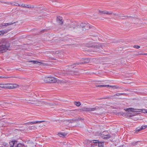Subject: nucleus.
Segmentation results:
<instances>
[{
    "label": "nucleus",
    "instance_id": "obj_1",
    "mask_svg": "<svg viewBox=\"0 0 147 147\" xmlns=\"http://www.w3.org/2000/svg\"><path fill=\"white\" fill-rule=\"evenodd\" d=\"M10 45L9 42L5 40H2L0 42V53H3L7 50Z\"/></svg>",
    "mask_w": 147,
    "mask_h": 147
},
{
    "label": "nucleus",
    "instance_id": "obj_2",
    "mask_svg": "<svg viewBox=\"0 0 147 147\" xmlns=\"http://www.w3.org/2000/svg\"><path fill=\"white\" fill-rule=\"evenodd\" d=\"M44 80L46 83H54L57 81V78L52 77H46Z\"/></svg>",
    "mask_w": 147,
    "mask_h": 147
},
{
    "label": "nucleus",
    "instance_id": "obj_3",
    "mask_svg": "<svg viewBox=\"0 0 147 147\" xmlns=\"http://www.w3.org/2000/svg\"><path fill=\"white\" fill-rule=\"evenodd\" d=\"M89 61L90 60L88 59H84L81 62L74 63L72 65V66H75L79 64L88 63ZM70 66H72V65H70Z\"/></svg>",
    "mask_w": 147,
    "mask_h": 147
},
{
    "label": "nucleus",
    "instance_id": "obj_4",
    "mask_svg": "<svg viewBox=\"0 0 147 147\" xmlns=\"http://www.w3.org/2000/svg\"><path fill=\"white\" fill-rule=\"evenodd\" d=\"M78 27L77 23L68 24L66 25V28L69 29V28H73L74 29Z\"/></svg>",
    "mask_w": 147,
    "mask_h": 147
},
{
    "label": "nucleus",
    "instance_id": "obj_5",
    "mask_svg": "<svg viewBox=\"0 0 147 147\" xmlns=\"http://www.w3.org/2000/svg\"><path fill=\"white\" fill-rule=\"evenodd\" d=\"M90 47L94 48L96 49H94L93 51L96 52H100V50H98L99 49L100 50H101V49L102 48V47L99 45H92L90 46Z\"/></svg>",
    "mask_w": 147,
    "mask_h": 147
},
{
    "label": "nucleus",
    "instance_id": "obj_6",
    "mask_svg": "<svg viewBox=\"0 0 147 147\" xmlns=\"http://www.w3.org/2000/svg\"><path fill=\"white\" fill-rule=\"evenodd\" d=\"M97 108H88L85 107H83L80 110L83 111H95L97 109Z\"/></svg>",
    "mask_w": 147,
    "mask_h": 147
},
{
    "label": "nucleus",
    "instance_id": "obj_7",
    "mask_svg": "<svg viewBox=\"0 0 147 147\" xmlns=\"http://www.w3.org/2000/svg\"><path fill=\"white\" fill-rule=\"evenodd\" d=\"M56 22L59 25H62L63 22V20L61 17L57 16L56 19Z\"/></svg>",
    "mask_w": 147,
    "mask_h": 147
},
{
    "label": "nucleus",
    "instance_id": "obj_8",
    "mask_svg": "<svg viewBox=\"0 0 147 147\" xmlns=\"http://www.w3.org/2000/svg\"><path fill=\"white\" fill-rule=\"evenodd\" d=\"M18 21H16V22H11V23H2L1 24H0V29L1 28H3V26H5V27H6L7 26H9L12 24H13L17 23Z\"/></svg>",
    "mask_w": 147,
    "mask_h": 147
},
{
    "label": "nucleus",
    "instance_id": "obj_9",
    "mask_svg": "<svg viewBox=\"0 0 147 147\" xmlns=\"http://www.w3.org/2000/svg\"><path fill=\"white\" fill-rule=\"evenodd\" d=\"M7 85L5 84H0V87L2 88L13 89L15 88L13 86H7Z\"/></svg>",
    "mask_w": 147,
    "mask_h": 147
},
{
    "label": "nucleus",
    "instance_id": "obj_10",
    "mask_svg": "<svg viewBox=\"0 0 147 147\" xmlns=\"http://www.w3.org/2000/svg\"><path fill=\"white\" fill-rule=\"evenodd\" d=\"M140 109H136L132 108H127L126 109L125 111L127 112H136L139 111L138 110H139Z\"/></svg>",
    "mask_w": 147,
    "mask_h": 147
},
{
    "label": "nucleus",
    "instance_id": "obj_11",
    "mask_svg": "<svg viewBox=\"0 0 147 147\" xmlns=\"http://www.w3.org/2000/svg\"><path fill=\"white\" fill-rule=\"evenodd\" d=\"M90 142L92 143L91 147H94L97 145L98 143V140H93L90 141Z\"/></svg>",
    "mask_w": 147,
    "mask_h": 147
},
{
    "label": "nucleus",
    "instance_id": "obj_12",
    "mask_svg": "<svg viewBox=\"0 0 147 147\" xmlns=\"http://www.w3.org/2000/svg\"><path fill=\"white\" fill-rule=\"evenodd\" d=\"M18 141L16 140H12L11 142H9L10 147H13L14 146H16Z\"/></svg>",
    "mask_w": 147,
    "mask_h": 147
},
{
    "label": "nucleus",
    "instance_id": "obj_13",
    "mask_svg": "<svg viewBox=\"0 0 147 147\" xmlns=\"http://www.w3.org/2000/svg\"><path fill=\"white\" fill-rule=\"evenodd\" d=\"M122 115H124L127 117H131L134 115L133 114L129 113H123L121 114Z\"/></svg>",
    "mask_w": 147,
    "mask_h": 147
},
{
    "label": "nucleus",
    "instance_id": "obj_14",
    "mask_svg": "<svg viewBox=\"0 0 147 147\" xmlns=\"http://www.w3.org/2000/svg\"><path fill=\"white\" fill-rule=\"evenodd\" d=\"M91 28L90 24L88 23H85V25H84V29H82L83 30H88L89 28Z\"/></svg>",
    "mask_w": 147,
    "mask_h": 147
},
{
    "label": "nucleus",
    "instance_id": "obj_15",
    "mask_svg": "<svg viewBox=\"0 0 147 147\" xmlns=\"http://www.w3.org/2000/svg\"><path fill=\"white\" fill-rule=\"evenodd\" d=\"M85 23L81 22L80 24L77 23V28H82L83 29H84V25H85Z\"/></svg>",
    "mask_w": 147,
    "mask_h": 147
},
{
    "label": "nucleus",
    "instance_id": "obj_16",
    "mask_svg": "<svg viewBox=\"0 0 147 147\" xmlns=\"http://www.w3.org/2000/svg\"><path fill=\"white\" fill-rule=\"evenodd\" d=\"M78 72L77 71H70L68 72V74L71 75H76Z\"/></svg>",
    "mask_w": 147,
    "mask_h": 147
},
{
    "label": "nucleus",
    "instance_id": "obj_17",
    "mask_svg": "<svg viewBox=\"0 0 147 147\" xmlns=\"http://www.w3.org/2000/svg\"><path fill=\"white\" fill-rule=\"evenodd\" d=\"M30 62L32 63L33 64H38V63H40V64H43V63L40 62L38 61L35 60H31L29 61Z\"/></svg>",
    "mask_w": 147,
    "mask_h": 147
},
{
    "label": "nucleus",
    "instance_id": "obj_18",
    "mask_svg": "<svg viewBox=\"0 0 147 147\" xmlns=\"http://www.w3.org/2000/svg\"><path fill=\"white\" fill-rule=\"evenodd\" d=\"M111 136L110 135H103L102 136V138L105 139H107L110 138Z\"/></svg>",
    "mask_w": 147,
    "mask_h": 147
},
{
    "label": "nucleus",
    "instance_id": "obj_19",
    "mask_svg": "<svg viewBox=\"0 0 147 147\" xmlns=\"http://www.w3.org/2000/svg\"><path fill=\"white\" fill-rule=\"evenodd\" d=\"M96 87H109L110 86L109 85H97L96 86Z\"/></svg>",
    "mask_w": 147,
    "mask_h": 147
},
{
    "label": "nucleus",
    "instance_id": "obj_20",
    "mask_svg": "<svg viewBox=\"0 0 147 147\" xmlns=\"http://www.w3.org/2000/svg\"><path fill=\"white\" fill-rule=\"evenodd\" d=\"M11 30V29H5L4 30H2V32H3V35L7 33Z\"/></svg>",
    "mask_w": 147,
    "mask_h": 147
},
{
    "label": "nucleus",
    "instance_id": "obj_21",
    "mask_svg": "<svg viewBox=\"0 0 147 147\" xmlns=\"http://www.w3.org/2000/svg\"><path fill=\"white\" fill-rule=\"evenodd\" d=\"M16 147H26V146L24 145L21 144V143H19L17 144L16 146H15Z\"/></svg>",
    "mask_w": 147,
    "mask_h": 147
},
{
    "label": "nucleus",
    "instance_id": "obj_22",
    "mask_svg": "<svg viewBox=\"0 0 147 147\" xmlns=\"http://www.w3.org/2000/svg\"><path fill=\"white\" fill-rule=\"evenodd\" d=\"M113 96H108V97H104L103 98H100L98 99V100H101V99H112L113 98Z\"/></svg>",
    "mask_w": 147,
    "mask_h": 147
},
{
    "label": "nucleus",
    "instance_id": "obj_23",
    "mask_svg": "<svg viewBox=\"0 0 147 147\" xmlns=\"http://www.w3.org/2000/svg\"><path fill=\"white\" fill-rule=\"evenodd\" d=\"M8 4H10L12 5H16V6H18L19 7L20 6V5L18 3H17L16 2L9 3Z\"/></svg>",
    "mask_w": 147,
    "mask_h": 147
},
{
    "label": "nucleus",
    "instance_id": "obj_24",
    "mask_svg": "<svg viewBox=\"0 0 147 147\" xmlns=\"http://www.w3.org/2000/svg\"><path fill=\"white\" fill-rule=\"evenodd\" d=\"M36 121H34L31 122H29L28 123H25L24 125H29V124H36Z\"/></svg>",
    "mask_w": 147,
    "mask_h": 147
},
{
    "label": "nucleus",
    "instance_id": "obj_25",
    "mask_svg": "<svg viewBox=\"0 0 147 147\" xmlns=\"http://www.w3.org/2000/svg\"><path fill=\"white\" fill-rule=\"evenodd\" d=\"M114 14L116 16H119L120 17H124V18L127 17L128 18H129L131 17V16H119L118 14L115 13V14Z\"/></svg>",
    "mask_w": 147,
    "mask_h": 147
},
{
    "label": "nucleus",
    "instance_id": "obj_26",
    "mask_svg": "<svg viewBox=\"0 0 147 147\" xmlns=\"http://www.w3.org/2000/svg\"><path fill=\"white\" fill-rule=\"evenodd\" d=\"M20 7H27L28 8H31V6H29L28 5H26L25 4H22L20 5Z\"/></svg>",
    "mask_w": 147,
    "mask_h": 147
},
{
    "label": "nucleus",
    "instance_id": "obj_27",
    "mask_svg": "<svg viewBox=\"0 0 147 147\" xmlns=\"http://www.w3.org/2000/svg\"><path fill=\"white\" fill-rule=\"evenodd\" d=\"M74 104L78 107H79L81 105V103L80 102H74Z\"/></svg>",
    "mask_w": 147,
    "mask_h": 147
},
{
    "label": "nucleus",
    "instance_id": "obj_28",
    "mask_svg": "<svg viewBox=\"0 0 147 147\" xmlns=\"http://www.w3.org/2000/svg\"><path fill=\"white\" fill-rule=\"evenodd\" d=\"M66 121H67V122H69V123H73L74 122H76V121L75 119H72V120H65Z\"/></svg>",
    "mask_w": 147,
    "mask_h": 147
},
{
    "label": "nucleus",
    "instance_id": "obj_29",
    "mask_svg": "<svg viewBox=\"0 0 147 147\" xmlns=\"http://www.w3.org/2000/svg\"><path fill=\"white\" fill-rule=\"evenodd\" d=\"M142 130V129H141V127H138V128L136 129L135 130V132H138Z\"/></svg>",
    "mask_w": 147,
    "mask_h": 147
},
{
    "label": "nucleus",
    "instance_id": "obj_30",
    "mask_svg": "<svg viewBox=\"0 0 147 147\" xmlns=\"http://www.w3.org/2000/svg\"><path fill=\"white\" fill-rule=\"evenodd\" d=\"M2 145L4 146V147H9L8 144L5 142H3Z\"/></svg>",
    "mask_w": 147,
    "mask_h": 147
},
{
    "label": "nucleus",
    "instance_id": "obj_31",
    "mask_svg": "<svg viewBox=\"0 0 147 147\" xmlns=\"http://www.w3.org/2000/svg\"><path fill=\"white\" fill-rule=\"evenodd\" d=\"M103 142H100L98 141V146L99 147H101L103 145Z\"/></svg>",
    "mask_w": 147,
    "mask_h": 147
},
{
    "label": "nucleus",
    "instance_id": "obj_32",
    "mask_svg": "<svg viewBox=\"0 0 147 147\" xmlns=\"http://www.w3.org/2000/svg\"><path fill=\"white\" fill-rule=\"evenodd\" d=\"M58 135L60 137H63L65 136V135L64 134L61 133H58Z\"/></svg>",
    "mask_w": 147,
    "mask_h": 147
},
{
    "label": "nucleus",
    "instance_id": "obj_33",
    "mask_svg": "<svg viewBox=\"0 0 147 147\" xmlns=\"http://www.w3.org/2000/svg\"><path fill=\"white\" fill-rule=\"evenodd\" d=\"M76 121H82L84 120V119L82 118H81V117H80L79 118H78L77 119H75Z\"/></svg>",
    "mask_w": 147,
    "mask_h": 147
},
{
    "label": "nucleus",
    "instance_id": "obj_34",
    "mask_svg": "<svg viewBox=\"0 0 147 147\" xmlns=\"http://www.w3.org/2000/svg\"><path fill=\"white\" fill-rule=\"evenodd\" d=\"M47 31V29H43V30H41L40 31V34H41L42 33H43L45 32H46Z\"/></svg>",
    "mask_w": 147,
    "mask_h": 147
},
{
    "label": "nucleus",
    "instance_id": "obj_35",
    "mask_svg": "<svg viewBox=\"0 0 147 147\" xmlns=\"http://www.w3.org/2000/svg\"><path fill=\"white\" fill-rule=\"evenodd\" d=\"M138 142H133L131 143V145L132 146H136L137 145V143Z\"/></svg>",
    "mask_w": 147,
    "mask_h": 147
},
{
    "label": "nucleus",
    "instance_id": "obj_36",
    "mask_svg": "<svg viewBox=\"0 0 147 147\" xmlns=\"http://www.w3.org/2000/svg\"><path fill=\"white\" fill-rule=\"evenodd\" d=\"M99 12L101 14H105L106 11H101V10H99Z\"/></svg>",
    "mask_w": 147,
    "mask_h": 147
},
{
    "label": "nucleus",
    "instance_id": "obj_37",
    "mask_svg": "<svg viewBox=\"0 0 147 147\" xmlns=\"http://www.w3.org/2000/svg\"><path fill=\"white\" fill-rule=\"evenodd\" d=\"M140 110L141 111H142V112L147 113V109H140Z\"/></svg>",
    "mask_w": 147,
    "mask_h": 147
},
{
    "label": "nucleus",
    "instance_id": "obj_38",
    "mask_svg": "<svg viewBox=\"0 0 147 147\" xmlns=\"http://www.w3.org/2000/svg\"><path fill=\"white\" fill-rule=\"evenodd\" d=\"M147 127V125H142L141 127V129H144Z\"/></svg>",
    "mask_w": 147,
    "mask_h": 147
},
{
    "label": "nucleus",
    "instance_id": "obj_39",
    "mask_svg": "<svg viewBox=\"0 0 147 147\" xmlns=\"http://www.w3.org/2000/svg\"><path fill=\"white\" fill-rule=\"evenodd\" d=\"M113 13V12L111 11L109 12L108 11H106L105 14L107 15H111Z\"/></svg>",
    "mask_w": 147,
    "mask_h": 147
},
{
    "label": "nucleus",
    "instance_id": "obj_40",
    "mask_svg": "<svg viewBox=\"0 0 147 147\" xmlns=\"http://www.w3.org/2000/svg\"><path fill=\"white\" fill-rule=\"evenodd\" d=\"M110 87H112L113 88H118V87L117 86H110Z\"/></svg>",
    "mask_w": 147,
    "mask_h": 147
},
{
    "label": "nucleus",
    "instance_id": "obj_41",
    "mask_svg": "<svg viewBox=\"0 0 147 147\" xmlns=\"http://www.w3.org/2000/svg\"><path fill=\"white\" fill-rule=\"evenodd\" d=\"M53 53L54 54H57L59 53V52L58 51H53Z\"/></svg>",
    "mask_w": 147,
    "mask_h": 147
},
{
    "label": "nucleus",
    "instance_id": "obj_42",
    "mask_svg": "<svg viewBox=\"0 0 147 147\" xmlns=\"http://www.w3.org/2000/svg\"><path fill=\"white\" fill-rule=\"evenodd\" d=\"M133 47L134 48L138 49L140 48V46H138V45H134V46Z\"/></svg>",
    "mask_w": 147,
    "mask_h": 147
},
{
    "label": "nucleus",
    "instance_id": "obj_43",
    "mask_svg": "<svg viewBox=\"0 0 147 147\" xmlns=\"http://www.w3.org/2000/svg\"><path fill=\"white\" fill-rule=\"evenodd\" d=\"M45 121H36V123H41L42 122H44Z\"/></svg>",
    "mask_w": 147,
    "mask_h": 147
},
{
    "label": "nucleus",
    "instance_id": "obj_44",
    "mask_svg": "<svg viewBox=\"0 0 147 147\" xmlns=\"http://www.w3.org/2000/svg\"><path fill=\"white\" fill-rule=\"evenodd\" d=\"M116 95L117 96H120V93H117V94H115V95H114V96H115Z\"/></svg>",
    "mask_w": 147,
    "mask_h": 147
},
{
    "label": "nucleus",
    "instance_id": "obj_45",
    "mask_svg": "<svg viewBox=\"0 0 147 147\" xmlns=\"http://www.w3.org/2000/svg\"><path fill=\"white\" fill-rule=\"evenodd\" d=\"M143 53H139L138 54H136V55H143Z\"/></svg>",
    "mask_w": 147,
    "mask_h": 147
},
{
    "label": "nucleus",
    "instance_id": "obj_46",
    "mask_svg": "<svg viewBox=\"0 0 147 147\" xmlns=\"http://www.w3.org/2000/svg\"><path fill=\"white\" fill-rule=\"evenodd\" d=\"M9 78V77H5V76H3L2 78Z\"/></svg>",
    "mask_w": 147,
    "mask_h": 147
},
{
    "label": "nucleus",
    "instance_id": "obj_47",
    "mask_svg": "<svg viewBox=\"0 0 147 147\" xmlns=\"http://www.w3.org/2000/svg\"><path fill=\"white\" fill-rule=\"evenodd\" d=\"M1 34L3 35V32H2V30L0 31V35H1Z\"/></svg>",
    "mask_w": 147,
    "mask_h": 147
},
{
    "label": "nucleus",
    "instance_id": "obj_48",
    "mask_svg": "<svg viewBox=\"0 0 147 147\" xmlns=\"http://www.w3.org/2000/svg\"><path fill=\"white\" fill-rule=\"evenodd\" d=\"M120 95H124L125 94L124 93H120Z\"/></svg>",
    "mask_w": 147,
    "mask_h": 147
},
{
    "label": "nucleus",
    "instance_id": "obj_49",
    "mask_svg": "<svg viewBox=\"0 0 147 147\" xmlns=\"http://www.w3.org/2000/svg\"><path fill=\"white\" fill-rule=\"evenodd\" d=\"M143 55H147V53H144L143 54Z\"/></svg>",
    "mask_w": 147,
    "mask_h": 147
},
{
    "label": "nucleus",
    "instance_id": "obj_50",
    "mask_svg": "<svg viewBox=\"0 0 147 147\" xmlns=\"http://www.w3.org/2000/svg\"><path fill=\"white\" fill-rule=\"evenodd\" d=\"M3 76H0V78H2Z\"/></svg>",
    "mask_w": 147,
    "mask_h": 147
},
{
    "label": "nucleus",
    "instance_id": "obj_51",
    "mask_svg": "<svg viewBox=\"0 0 147 147\" xmlns=\"http://www.w3.org/2000/svg\"><path fill=\"white\" fill-rule=\"evenodd\" d=\"M0 2H1V3H3V2H2V1H1L0 0Z\"/></svg>",
    "mask_w": 147,
    "mask_h": 147
},
{
    "label": "nucleus",
    "instance_id": "obj_52",
    "mask_svg": "<svg viewBox=\"0 0 147 147\" xmlns=\"http://www.w3.org/2000/svg\"><path fill=\"white\" fill-rule=\"evenodd\" d=\"M125 18H122V19H125Z\"/></svg>",
    "mask_w": 147,
    "mask_h": 147
},
{
    "label": "nucleus",
    "instance_id": "obj_53",
    "mask_svg": "<svg viewBox=\"0 0 147 147\" xmlns=\"http://www.w3.org/2000/svg\"><path fill=\"white\" fill-rule=\"evenodd\" d=\"M4 3H7V2H4Z\"/></svg>",
    "mask_w": 147,
    "mask_h": 147
},
{
    "label": "nucleus",
    "instance_id": "obj_54",
    "mask_svg": "<svg viewBox=\"0 0 147 147\" xmlns=\"http://www.w3.org/2000/svg\"><path fill=\"white\" fill-rule=\"evenodd\" d=\"M52 59L55 60V59H54V58L53 59Z\"/></svg>",
    "mask_w": 147,
    "mask_h": 147
},
{
    "label": "nucleus",
    "instance_id": "obj_55",
    "mask_svg": "<svg viewBox=\"0 0 147 147\" xmlns=\"http://www.w3.org/2000/svg\"><path fill=\"white\" fill-rule=\"evenodd\" d=\"M32 129V128H30V129Z\"/></svg>",
    "mask_w": 147,
    "mask_h": 147
},
{
    "label": "nucleus",
    "instance_id": "obj_56",
    "mask_svg": "<svg viewBox=\"0 0 147 147\" xmlns=\"http://www.w3.org/2000/svg\"><path fill=\"white\" fill-rule=\"evenodd\" d=\"M43 16H42V18H43Z\"/></svg>",
    "mask_w": 147,
    "mask_h": 147
},
{
    "label": "nucleus",
    "instance_id": "obj_57",
    "mask_svg": "<svg viewBox=\"0 0 147 147\" xmlns=\"http://www.w3.org/2000/svg\"><path fill=\"white\" fill-rule=\"evenodd\" d=\"M1 127V126L0 125V127Z\"/></svg>",
    "mask_w": 147,
    "mask_h": 147
}]
</instances>
